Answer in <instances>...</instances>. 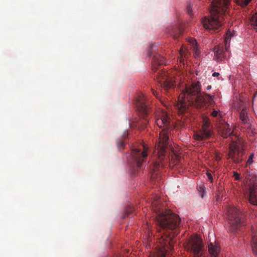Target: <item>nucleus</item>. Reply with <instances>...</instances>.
<instances>
[{"instance_id":"nucleus-25","label":"nucleus","mask_w":257,"mask_h":257,"mask_svg":"<svg viewBox=\"0 0 257 257\" xmlns=\"http://www.w3.org/2000/svg\"><path fill=\"white\" fill-rule=\"evenodd\" d=\"M236 3L241 7L246 6L251 0H235Z\"/></svg>"},{"instance_id":"nucleus-1","label":"nucleus","mask_w":257,"mask_h":257,"mask_svg":"<svg viewBox=\"0 0 257 257\" xmlns=\"http://www.w3.org/2000/svg\"><path fill=\"white\" fill-rule=\"evenodd\" d=\"M160 200L152 202V209L156 213L157 222L158 252L149 257H166L173 248L174 237L179 233V216L170 209L164 210Z\"/></svg>"},{"instance_id":"nucleus-30","label":"nucleus","mask_w":257,"mask_h":257,"mask_svg":"<svg viewBox=\"0 0 257 257\" xmlns=\"http://www.w3.org/2000/svg\"><path fill=\"white\" fill-rule=\"evenodd\" d=\"M133 210V208L131 207L128 209H126L125 213L123 217L124 218V217H125L126 216H127L128 214H131Z\"/></svg>"},{"instance_id":"nucleus-38","label":"nucleus","mask_w":257,"mask_h":257,"mask_svg":"<svg viewBox=\"0 0 257 257\" xmlns=\"http://www.w3.org/2000/svg\"><path fill=\"white\" fill-rule=\"evenodd\" d=\"M221 157L219 155H217V154L215 155V160L217 161H219L221 160Z\"/></svg>"},{"instance_id":"nucleus-31","label":"nucleus","mask_w":257,"mask_h":257,"mask_svg":"<svg viewBox=\"0 0 257 257\" xmlns=\"http://www.w3.org/2000/svg\"><path fill=\"white\" fill-rule=\"evenodd\" d=\"M233 176L234 177L235 180H240V174L237 173L236 172H233Z\"/></svg>"},{"instance_id":"nucleus-28","label":"nucleus","mask_w":257,"mask_h":257,"mask_svg":"<svg viewBox=\"0 0 257 257\" xmlns=\"http://www.w3.org/2000/svg\"><path fill=\"white\" fill-rule=\"evenodd\" d=\"M219 110H216L214 108L212 109V111L210 113V115L214 117H217L220 115Z\"/></svg>"},{"instance_id":"nucleus-39","label":"nucleus","mask_w":257,"mask_h":257,"mask_svg":"<svg viewBox=\"0 0 257 257\" xmlns=\"http://www.w3.org/2000/svg\"><path fill=\"white\" fill-rule=\"evenodd\" d=\"M219 75V73H218V72H214L212 74V76H213V77H217V76H218Z\"/></svg>"},{"instance_id":"nucleus-16","label":"nucleus","mask_w":257,"mask_h":257,"mask_svg":"<svg viewBox=\"0 0 257 257\" xmlns=\"http://www.w3.org/2000/svg\"><path fill=\"white\" fill-rule=\"evenodd\" d=\"M219 132L223 138H227L233 135V132L229 128V125L227 123L222 124L219 128Z\"/></svg>"},{"instance_id":"nucleus-10","label":"nucleus","mask_w":257,"mask_h":257,"mask_svg":"<svg viewBox=\"0 0 257 257\" xmlns=\"http://www.w3.org/2000/svg\"><path fill=\"white\" fill-rule=\"evenodd\" d=\"M232 34L228 31L226 34V37L224 38V47L223 44H219L214 47L213 52L214 53V57L217 61H222L225 57V52L227 51L230 46V38Z\"/></svg>"},{"instance_id":"nucleus-35","label":"nucleus","mask_w":257,"mask_h":257,"mask_svg":"<svg viewBox=\"0 0 257 257\" xmlns=\"http://www.w3.org/2000/svg\"><path fill=\"white\" fill-rule=\"evenodd\" d=\"M206 175H207V176L209 179V180L211 182H212L213 181V177H212V175L211 174V173H209V172H207L206 173Z\"/></svg>"},{"instance_id":"nucleus-8","label":"nucleus","mask_w":257,"mask_h":257,"mask_svg":"<svg viewBox=\"0 0 257 257\" xmlns=\"http://www.w3.org/2000/svg\"><path fill=\"white\" fill-rule=\"evenodd\" d=\"M141 147L142 148L132 150L130 155V159L133 160L138 168L142 166L143 163L146 161L148 157V147L145 144Z\"/></svg>"},{"instance_id":"nucleus-12","label":"nucleus","mask_w":257,"mask_h":257,"mask_svg":"<svg viewBox=\"0 0 257 257\" xmlns=\"http://www.w3.org/2000/svg\"><path fill=\"white\" fill-rule=\"evenodd\" d=\"M243 177L245 181L246 188L254 184L257 185V176L253 173L252 170L246 169L243 174Z\"/></svg>"},{"instance_id":"nucleus-20","label":"nucleus","mask_w":257,"mask_h":257,"mask_svg":"<svg viewBox=\"0 0 257 257\" xmlns=\"http://www.w3.org/2000/svg\"><path fill=\"white\" fill-rule=\"evenodd\" d=\"M247 109L245 107L243 108L240 112V119L244 124H248L249 119L247 115Z\"/></svg>"},{"instance_id":"nucleus-5","label":"nucleus","mask_w":257,"mask_h":257,"mask_svg":"<svg viewBox=\"0 0 257 257\" xmlns=\"http://www.w3.org/2000/svg\"><path fill=\"white\" fill-rule=\"evenodd\" d=\"M186 249L193 257H204L205 249L201 238L198 235H192L185 244Z\"/></svg>"},{"instance_id":"nucleus-9","label":"nucleus","mask_w":257,"mask_h":257,"mask_svg":"<svg viewBox=\"0 0 257 257\" xmlns=\"http://www.w3.org/2000/svg\"><path fill=\"white\" fill-rule=\"evenodd\" d=\"M135 103L138 111L143 117L144 123L146 124L148 122L146 117L149 113L150 110L149 101L147 100V98L144 94L140 93L136 97Z\"/></svg>"},{"instance_id":"nucleus-18","label":"nucleus","mask_w":257,"mask_h":257,"mask_svg":"<svg viewBox=\"0 0 257 257\" xmlns=\"http://www.w3.org/2000/svg\"><path fill=\"white\" fill-rule=\"evenodd\" d=\"M208 251L211 257H217L220 251V248L216 243L213 244L212 242H210L208 244Z\"/></svg>"},{"instance_id":"nucleus-2","label":"nucleus","mask_w":257,"mask_h":257,"mask_svg":"<svg viewBox=\"0 0 257 257\" xmlns=\"http://www.w3.org/2000/svg\"><path fill=\"white\" fill-rule=\"evenodd\" d=\"M156 123L160 128L164 127L162 132L160 134L159 142L157 148L158 159L151 167L152 179L158 181L161 178L159 174L160 170L165 163L164 162V156L169 144V137L165 132L166 130L170 128V117L168 113L163 110L158 111L156 115Z\"/></svg>"},{"instance_id":"nucleus-4","label":"nucleus","mask_w":257,"mask_h":257,"mask_svg":"<svg viewBox=\"0 0 257 257\" xmlns=\"http://www.w3.org/2000/svg\"><path fill=\"white\" fill-rule=\"evenodd\" d=\"M230 0H209L210 3L209 17H204L201 23L204 29L218 30L222 25Z\"/></svg>"},{"instance_id":"nucleus-34","label":"nucleus","mask_w":257,"mask_h":257,"mask_svg":"<svg viewBox=\"0 0 257 257\" xmlns=\"http://www.w3.org/2000/svg\"><path fill=\"white\" fill-rule=\"evenodd\" d=\"M153 48H154V46L151 45V46H150L149 49V51H148V56H149V57L152 56V51H151L153 50Z\"/></svg>"},{"instance_id":"nucleus-26","label":"nucleus","mask_w":257,"mask_h":257,"mask_svg":"<svg viewBox=\"0 0 257 257\" xmlns=\"http://www.w3.org/2000/svg\"><path fill=\"white\" fill-rule=\"evenodd\" d=\"M179 53L180 55V61L181 62H183L184 61V57H186V55H187L186 51L183 49V48L182 47Z\"/></svg>"},{"instance_id":"nucleus-19","label":"nucleus","mask_w":257,"mask_h":257,"mask_svg":"<svg viewBox=\"0 0 257 257\" xmlns=\"http://www.w3.org/2000/svg\"><path fill=\"white\" fill-rule=\"evenodd\" d=\"M128 135V132L127 131H124L121 138L117 140V146L119 151L123 149Z\"/></svg>"},{"instance_id":"nucleus-24","label":"nucleus","mask_w":257,"mask_h":257,"mask_svg":"<svg viewBox=\"0 0 257 257\" xmlns=\"http://www.w3.org/2000/svg\"><path fill=\"white\" fill-rule=\"evenodd\" d=\"M205 96L208 98L207 101L209 104L212 107V105H214L215 104V101L213 100L214 96L211 95L209 94L204 93Z\"/></svg>"},{"instance_id":"nucleus-14","label":"nucleus","mask_w":257,"mask_h":257,"mask_svg":"<svg viewBox=\"0 0 257 257\" xmlns=\"http://www.w3.org/2000/svg\"><path fill=\"white\" fill-rule=\"evenodd\" d=\"M248 189L249 192L248 201L253 205H257V185L254 184L249 186Z\"/></svg>"},{"instance_id":"nucleus-23","label":"nucleus","mask_w":257,"mask_h":257,"mask_svg":"<svg viewBox=\"0 0 257 257\" xmlns=\"http://www.w3.org/2000/svg\"><path fill=\"white\" fill-rule=\"evenodd\" d=\"M250 23L253 28L257 30V12L251 18Z\"/></svg>"},{"instance_id":"nucleus-27","label":"nucleus","mask_w":257,"mask_h":257,"mask_svg":"<svg viewBox=\"0 0 257 257\" xmlns=\"http://www.w3.org/2000/svg\"><path fill=\"white\" fill-rule=\"evenodd\" d=\"M189 43L192 45L193 47V50L195 51V53L197 54L198 53V49L197 46V42L196 40L193 38H191L189 40Z\"/></svg>"},{"instance_id":"nucleus-17","label":"nucleus","mask_w":257,"mask_h":257,"mask_svg":"<svg viewBox=\"0 0 257 257\" xmlns=\"http://www.w3.org/2000/svg\"><path fill=\"white\" fill-rule=\"evenodd\" d=\"M167 32L176 40L182 34L183 30L179 26L171 27L167 29Z\"/></svg>"},{"instance_id":"nucleus-40","label":"nucleus","mask_w":257,"mask_h":257,"mask_svg":"<svg viewBox=\"0 0 257 257\" xmlns=\"http://www.w3.org/2000/svg\"><path fill=\"white\" fill-rule=\"evenodd\" d=\"M211 88V85H208L206 87V90H210Z\"/></svg>"},{"instance_id":"nucleus-22","label":"nucleus","mask_w":257,"mask_h":257,"mask_svg":"<svg viewBox=\"0 0 257 257\" xmlns=\"http://www.w3.org/2000/svg\"><path fill=\"white\" fill-rule=\"evenodd\" d=\"M197 189L199 192V195L202 198H203L206 195L205 188L203 184L197 186Z\"/></svg>"},{"instance_id":"nucleus-37","label":"nucleus","mask_w":257,"mask_h":257,"mask_svg":"<svg viewBox=\"0 0 257 257\" xmlns=\"http://www.w3.org/2000/svg\"><path fill=\"white\" fill-rule=\"evenodd\" d=\"M152 92L153 94L155 95L156 97H159V94L156 91H155L153 89H152Z\"/></svg>"},{"instance_id":"nucleus-7","label":"nucleus","mask_w":257,"mask_h":257,"mask_svg":"<svg viewBox=\"0 0 257 257\" xmlns=\"http://www.w3.org/2000/svg\"><path fill=\"white\" fill-rule=\"evenodd\" d=\"M243 146L240 141H232L229 145L228 158L235 163H239L243 160Z\"/></svg>"},{"instance_id":"nucleus-13","label":"nucleus","mask_w":257,"mask_h":257,"mask_svg":"<svg viewBox=\"0 0 257 257\" xmlns=\"http://www.w3.org/2000/svg\"><path fill=\"white\" fill-rule=\"evenodd\" d=\"M163 73L164 74L163 76L164 78L160 80V83L164 90L168 91L169 89L174 87L175 81L167 77L165 72H163Z\"/></svg>"},{"instance_id":"nucleus-3","label":"nucleus","mask_w":257,"mask_h":257,"mask_svg":"<svg viewBox=\"0 0 257 257\" xmlns=\"http://www.w3.org/2000/svg\"><path fill=\"white\" fill-rule=\"evenodd\" d=\"M200 82L198 81L185 86L184 90L178 97V102L177 104L180 114L185 112L189 105L198 109L206 107L207 100L200 93Z\"/></svg>"},{"instance_id":"nucleus-33","label":"nucleus","mask_w":257,"mask_h":257,"mask_svg":"<svg viewBox=\"0 0 257 257\" xmlns=\"http://www.w3.org/2000/svg\"><path fill=\"white\" fill-rule=\"evenodd\" d=\"M255 102H257V91L253 95L252 99V105H254Z\"/></svg>"},{"instance_id":"nucleus-36","label":"nucleus","mask_w":257,"mask_h":257,"mask_svg":"<svg viewBox=\"0 0 257 257\" xmlns=\"http://www.w3.org/2000/svg\"><path fill=\"white\" fill-rule=\"evenodd\" d=\"M215 201L218 202L220 201V196L219 192L217 193L215 196Z\"/></svg>"},{"instance_id":"nucleus-21","label":"nucleus","mask_w":257,"mask_h":257,"mask_svg":"<svg viewBox=\"0 0 257 257\" xmlns=\"http://www.w3.org/2000/svg\"><path fill=\"white\" fill-rule=\"evenodd\" d=\"M251 245L253 252L257 255V235H254L252 237Z\"/></svg>"},{"instance_id":"nucleus-29","label":"nucleus","mask_w":257,"mask_h":257,"mask_svg":"<svg viewBox=\"0 0 257 257\" xmlns=\"http://www.w3.org/2000/svg\"><path fill=\"white\" fill-rule=\"evenodd\" d=\"M253 154H251L246 162V165H250L253 162Z\"/></svg>"},{"instance_id":"nucleus-11","label":"nucleus","mask_w":257,"mask_h":257,"mask_svg":"<svg viewBox=\"0 0 257 257\" xmlns=\"http://www.w3.org/2000/svg\"><path fill=\"white\" fill-rule=\"evenodd\" d=\"M202 121L203 124L201 128L194 135V139L197 141H203L209 139L212 135L209 118L206 116H203Z\"/></svg>"},{"instance_id":"nucleus-32","label":"nucleus","mask_w":257,"mask_h":257,"mask_svg":"<svg viewBox=\"0 0 257 257\" xmlns=\"http://www.w3.org/2000/svg\"><path fill=\"white\" fill-rule=\"evenodd\" d=\"M186 10H187V13L189 14V15H191L192 14V6L191 5H188L187 7V8H186Z\"/></svg>"},{"instance_id":"nucleus-6","label":"nucleus","mask_w":257,"mask_h":257,"mask_svg":"<svg viewBox=\"0 0 257 257\" xmlns=\"http://www.w3.org/2000/svg\"><path fill=\"white\" fill-rule=\"evenodd\" d=\"M226 215L229 225V230L234 233L241 225L240 212L236 208L229 206L227 208Z\"/></svg>"},{"instance_id":"nucleus-15","label":"nucleus","mask_w":257,"mask_h":257,"mask_svg":"<svg viewBox=\"0 0 257 257\" xmlns=\"http://www.w3.org/2000/svg\"><path fill=\"white\" fill-rule=\"evenodd\" d=\"M166 63V59L164 57L159 54H156L153 57L152 69L155 72L157 70L159 66Z\"/></svg>"}]
</instances>
